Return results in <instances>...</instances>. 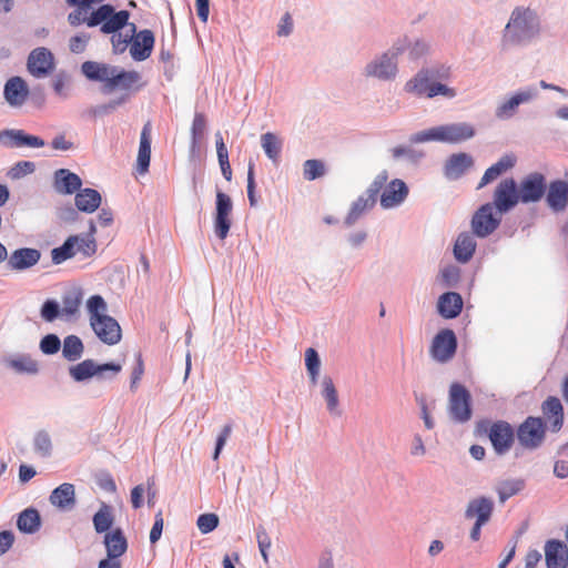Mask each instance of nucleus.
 <instances>
[{
  "instance_id": "obj_48",
  "label": "nucleus",
  "mask_w": 568,
  "mask_h": 568,
  "mask_svg": "<svg viewBox=\"0 0 568 568\" xmlns=\"http://www.w3.org/2000/svg\"><path fill=\"white\" fill-rule=\"evenodd\" d=\"M305 365L311 378V383L315 385L317 383L321 362L317 352L310 347L305 352Z\"/></svg>"
},
{
  "instance_id": "obj_50",
  "label": "nucleus",
  "mask_w": 568,
  "mask_h": 568,
  "mask_svg": "<svg viewBox=\"0 0 568 568\" xmlns=\"http://www.w3.org/2000/svg\"><path fill=\"white\" fill-rule=\"evenodd\" d=\"M325 164L321 160H306L303 164V176L307 181H314L325 174Z\"/></svg>"
},
{
  "instance_id": "obj_36",
  "label": "nucleus",
  "mask_w": 568,
  "mask_h": 568,
  "mask_svg": "<svg viewBox=\"0 0 568 568\" xmlns=\"http://www.w3.org/2000/svg\"><path fill=\"white\" fill-rule=\"evenodd\" d=\"M473 165V158L467 153L454 154L445 166V173L450 179H457Z\"/></svg>"
},
{
  "instance_id": "obj_44",
  "label": "nucleus",
  "mask_w": 568,
  "mask_h": 568,
  "mask_svg": "<svg viewBox=\"0 0 568 568\" xmlns=\"http://www.w3.org/2000/svg\"><path fill=\"white\" fill-rule=\"evenodd\" d=\"M524 487L525 481L523 479H507L500 481L496 488L499 501L501 504L505 503L508 498L520 493Z\"/></svg>"
},
{
  "instance_id": "obj_37",
  "label": "nucleus",
  "mask_w": 568,
  "mask_h": 568,
  "mask_svg": "<svg viewBox=\"0 0 568 568\" xmlns=\"http://www.w3.org/2000/svg\"><path fill=\"white\" fill-rule=\"evenodd\" d=\"M74 201L79 211L92 213L100 206L101 195L97 190L88 187L79 190Z\"/></svg>"
},
{
  "instance_id": "obj_10",
  "label": "nucleus",
  "mask_w": 568,
  "mask_h": 568,
  "mask_svg": "<svg viewBox=\"0 0 568 568\" xmlns=\"http://www.w3.org/2000/svg\"><path fill=\"white\" fill-rule=\"evenodd\" d=\"M54 69L55 59L49 49L39 47L29 53L27 60V70L32 77L37 79L47 78L52 74Z\"/></svg>"
},
{
  "instance_id": "obj_15",
  "label": "nucleus",
  "mask_w": 568,
  "mask_h": 568,
  "mask_svg": "<svg viewBox=\"0 0 568 568\" xmlns=\"http://www.w3.org/2000/svg\"><path fill=\"white\" fill-rule=\"evenodd\" d=\"M232 201L221 191L216 193V213L214 217V231L220 240H224L230 231L232 220Z\"/></svg>"
},
{
  "instance_id": "obj_59",
  "label": "nucleus",
  "mask_w": 568,
  "mask_h": 568,
  "mask_svg": "<svg viewBox=\"0 0 568 568\" xmlns=\"http://www.w3.org/2000/svg\"><path fill=\"white\" fill-rule=\"evenodd\" d=\"M163 524H164V520H163L162 511L160 510L154 517V524L150 531L151 544H155L161 538L162 530H163Z\"/></svg>"
},
{
  "instance_id": "obj_45",
  "label": "nucleus",
  "mask_w": 568,
  "mask_h": 568,
  "mask_svg": "<svg viewBox=\"0 0 568 568\" xmlns=\"http://www.w3.org/2000/svg\"><path fill=\"white\" fill-rule=\"evenodd\" d=\"M84 346L80 337L69 335L63 341L62 354L68 361L74 362L82 356Z\"/></svg>"
},
{
  "instance_id": "obj_16",
  "label": "nucleus",
  "mask_w": 568,
  "mask_h": 568,
  "mask_svg": "<svg viewBox=\"0 0 568 568\" xmlns=\"http://www.w3.org/2000/svg\"><path fill=\"white\" fill-rule=\"evenodd\" d=\"M122 366L115 363L97 364L93 359H84L83 362L70 367V376L77 381L82 382L95 375H100L105 371H111L114 375L120 373Z\"/></svg>"
},
{
  "instance_id": "obj_53",
  "label": "nucleus",
  "mask_w": 568,
  "mask_h": 568,
  "mask_svg": "<svg viewBox=\"0 0 568 568\" xmlns=\"http://www.w3.org/2000/svg\"><path fill=\"white\" fill-rule=\"evenodd\" d=\"M61 347L60 338L55 334L45 335L40 342V349L43 354L53 355Z\"/></svg>"
},
{
  "instance_id": "obj_20",
  "label": "nucleus",
  "mask_w": 568,
  "mask_h": 568,
  "mask_svg": "<svg viewBox=\"0 0 568 568\" xmlns=\"http://www.w3.org/2000/svg\"><path fill=\"white\" fill-rule=\"evenodd\" d=\"M41 253L37 248L22 247L13 251L8 258V267L11 271H23L38 264Z\"/></svg>"
},
{
  "instance_id": "obj_26",
  "label": "nucleus",
  "mask_w": 568,
  "mask_h": 568,
  "mask_svg": "<svg viewBox=\"0 0 568 568\" xmlns=\"http://www.w3.org/2000/svg\"><path fill=\"white\" fill-rule=\"evenodd\" d=\"M141 74L138 71H118L115 68L108 88V92L115 89L122 90H139L143 84L141 83Z\"/></svg>"
},
{
  "instance_id": "obj_7",
  "label": "nucleus",
  "mask_w": 568,
  "mask_h": 568,
  "mask_svg": "<svg viewBox=\"0 0 568 568\" xmlns=\"http://www.w3.org/2000/svg\"><path fill=\"white\" fill-rule=\"evenodd\" d=\"M470 402V394L464 385L459 383L450 385L448 412L452 419L457 423L468 422L471 417Z\"/></svg>"
},
{
  "instance_id": "obj_41",
  "label": "nucleus",
  "mask_w": 568,
  "mask_h": 568,
  "mask_svg": "<svg viewBox=\"0 0 568 568\" xmlns=\"http://www.w3.org/2000/svg\"><path fill=\"white\" fill-rule=\"evenodd\" d=\"M78 236L71 235L65 242L59 246L54 247L51 251V258L54 264H61L64 261L73 257L77 254L75 245H77Z\"/></svg>"
},
{
  "instance_id": "obj_8",
  "label": "nucleus",
  "mask_w": 568,
  "mask_h": 568,
  "mask_svg": "<svg viewBox=\"0 0 568 568\" xmlns=\"http://www.w3.org/2000/svg\"><path fill=\"white\" fill-rule=\"evenodd\" d=\"M457 351V337L453 329H440L433 338L429 355L440 364L452 361Z\"/></svg>"
},
{
  "instance_id": "obj_12",
  "label": "nucleus",
  "mask_w": 568,
  "mask_h": 568,
  "mask_svg": "<svg viewBox=\"0 0 568 568\" xmlns=\"http://www.w3.org/2000/svg\"><path fill=\"white\" fill-rule=\"evenodd\" d=\"M131 29V45L130 54L134 61H144L152 54L155 38L151 30L143 29L136 32L134 23H130Z\"/></svg>"
},
{
  "instance_id": "obj_24",
  "label": "nucleus",
  "mask_w": 568,
  "mask_h": 568,
  "mask_svg": "<svg viewBox=\"0 0 568 568\" xmlns=\"http://www.w3.org/2000/svg\"><path fill=\"white\" fill-rule=\"evenodd\" d=\"M546 202L552 211H564L568 205V182L562 180L550 182Z\"/></svg>"
},
{
  "instance_id": "obj_23",
  "label": "nucleus",
  "mask_w": 568,
  "mask_h": 568,
  "mask_svg": "<svg viewBox=\"0 0 568 568\" xmlns=\"http://www.w3.org/2000/svg\"><path fill=\"white\" fill-rule=\"evenodd\" d=\"M3 94L10 105H22L29 95L27 82L21 77L10 78L4 84Z\"/></svg>"
},
{
  "instance_id": "obj_63",
  "label": "nucleus",
  "mask_w": 568,
  "mask_h": 568,
  "mask_svg": "<svg viewBox=\"0 0 568 568\" xmlns=\"http://www.w3.org/2000/svg\"><path fill=\"white\" fill-rule=\"evenodd\" d=\"M51 145L54 150H61V151H68L73 148V143L71 141H68L63 134L57 135L52 140Z\"/></svg>"
},
{
  "instance_id": "obj_58",
  "label": "nucleus",
  "mask_w": 568,
  "mask_h": 568,
  "mask_svg": "<svg viewBox=\"0 0 568 568\" xmlns=\"http://www.w3.org/2000/svg\"><path fill=\"white\" fill-rule=\"evenodd\" d=\"M36 165L33 162L30 161H21L18 162L14 168L11 170V175L14 179H19L23 175L30 174L34 171Z\"/></svg>"
},
{
  "instance_id": "obj_43",
  "label": "nucleus",
  "mask_w": 568,
  "mask_h": 568,
  "mask_svg": "<svg viewBox=\"0 0 568 568\" xmlns=\"http://www.w3.org/2000/svg\"><path fill=\"white\" fill-rule=\"evenodd\" d=\"M113 515L111 507L103 504L101 508L93 516V526L97 532H109L113 525Z\"/></svg>"
},
{
  "instance_id": "obj_13",
  "label": "nucleus",
  "mask_w": 568,
  "mask_h": 568,
  "mask_svg": "<svg viewBox=\"0 0 568 568\" xmlns=\"http://www.w3.org/2000/svg\"><path fill=\"white\" fill-rule=\"evenodd\" d=\"M546 192V179L541 173L534 172L521 180L518 193L521 203L538 202Z\"/></svg>"
},
{
  "instance_id": "obj_29",
  "label": "nucleus",
  "mask_w": 568,
  "mask_h": 568,
  "mask_svg": "<svg viewBox=\"0 0 568 568\" xmlns=\"http://www.w3.org/2000/svg\"><path fill=\"white\" fill-rule=\"evenodd\" d=\"M114 69L115 67L94 61H85L81 65L82 73L89 80L103 82L105 91H108Z\"/></svg>"
},
{
  "instance_id": "obj_46",
  "label": "nucleus",
  "mask_w": 568,
  "mask_h": 568,
  "mask_svg": "<svg viewBox=\"0 0 568 568\" xmlns=\"http://www.w3.org/2000/svg\"><path fill=\"white\" fill-rule=\"evenodd\" d=\"M261 141L262 148L267 158L273 162H277L282 150V144L277 136L271 132H267L262 135Z\"/></svg>"
},
{
  "instance_id": "obj_5",
  "label": "nucleus",
  "mask_w": 568,
  "mask_h": 568,
  "mask_svg": "<svg viewBox=\"0 0 568 568\" xmlns=\"http://www.w3.org/2000/svg\"><path fill=\"white\" fill-rule=\"evenodd\" d=\"M474 135V126L469 123L462 122L439 125L426 131L418 132L412 136V141L416 143L439 141L449 144H458L471 139Z\"/></svg>"
},
{
  "instance_id": "obj_31",
  "label": "nucleus",
  "mask_w": 568,
  "mask_h": 568,
  "mask_svg": "<svg viewBox=\"0 0 568 568\" xmlns=\"http://www.w3.org/2000/svg\"><path fill=\"white\" fill-rule=\"evenodd\" d=\"M463 310V298L456 292H447L439 296L437 311L444 318H455Z\"/></svg>"
},
{
  "instance_id": "obj_6",
  "label": "nucleus",
  "mask_w": 568,
  "mask_h": 568,
  "mask_svg": "<svg viewBox=\"0 0 568 568\" xmlns=\"http://www.w3.org/2000/svg\"><path fill=\"white\" fill-rule=\"evenodd\" d=\"M477 433L489 438L497 455L507 454L515 443V429L505 420H480L477 423Z\"/></svg>"
},
{
  "instance_id": "obj_9",
  "label": "nucleus",
  "mask_w": 568,
  "mask_h": 568,
  "mask_svg": "<svg viewBox=\"0 0 568 568\" xmlns=\"http://www.w3.org/2000/svg\"><path fill=\"white\" fill-rule=\"evenodd\" d=\"M387 182V174L381 173L378 174L375 180L372 182V184L366 190V194L363 196H359L352 205L351 211L346 217L347 224H353L363 212L374 206V204L377 201L378 194L386 185Z\"/></svg>"
},
{
  "instance_id": "obj_49",
  "label": "nucleus",
  "mask_w": 568,
  "mask_h": 568,
  "mask_svg": "<svg viewBox=\"0 0 568 568\" xmlns=\"http://www.w3.org/2000/svg\"><path fill=\"white\" fill-rule=\"evenodd\" d=\"M95 231L94 225H91V233ZM78 241L75 245L77 253H81L83 256H92L97 251V243L92 234L90 235H77Z\"/></svg>"
},
{
  "instance_id": "obj_11",
  "label": "nucleus",
  "mask_w": 568,
  "mask_h": 568,
  "mask_svg": "<svg viewBox=\"0 0 568 568\" xmlns=\"http://www.w3.org/2000/svg\"><path fill=\"white\" fill-rule=\"evenodd\" d=\"M546 427L541 418L528 417L517 429V438L520 445L527 449L539 447L545 438Z\"/></svg>"
},
{
  "instance_id": "obj_52",
  "label": "nucleus",
  "mask_w": 568,
  "mask_h": 568,
  "mask_svg": "<svg viewBox=\"0 0 568 568\" xmlns=\"http://www.w3.org/2000/svg\"><path fill=\"white\" fill-rule=\"evenodd\" d=\"M196 525L202 534H209L217 527L219 517L213 513L202 514L199 516Z\"/></svg>"
},
{
  "instance_id": "obj_14",
  "label": "nucleus",
  "mask_w": 568,
  "mask_h": 568,
  "mask_svg": "<svg viewBox=\"0 0 568 568\" xmlns=\"http://www.w3.org/2000/svg\"><path fill=\"white\" fill-rule=\"evenodd\" d=\"M519 202L520 199L515 180H503L494 193V207H496L499 213H504L513 209Z\"/></svg>"
},
{
  "instance_id": "obj_56",
  "label": "nucleus",
  "mask_w": 568,
  "mask_h": 568,
  "mask_svg": "<svg viewBox=\"0 0 568 568\" xmlns=\"http://www.w3.org/2000/svg\"><path fill=\"white\" fill-rule=\"evenodd\" d=\"M89 40L90 36L85 33L72 37L69 41L71 52L77 54L84 52Z\"/></svg>"
},
{
  "instance_id": "obj_22",
  "label": "nucleus",
  "mask_w": 568,
  "mask_h": 568,
  "mask_svg": "<svg viewBox=\"0 0 568 568\" xmlns=\"http://www.w3.org/2000/svg\"><path fill=\"white\" fill-rule=\"evenodd\" d=\"M545 558L547 568H567L568 549L560 540H548L545 545Z\"/></svg>"
},
{
  "instance_id": "obj_54",
  "label": "nucleus",
  "mask_w": 568,
  "mask_h": 568,
  "mask_svg": "<svg viewBox=\"0 0 568 568\" xmlns=\"http://www.w3.org/2000/svg\"><path fill=\"white\" fill-rule=\"evenodd\" d=\"M256 539H257L258 548H260L261 555L263 557V560H264V562H267L268 561L267 550L271 547V538L263 527H258L257 532H256Z\"/></svg>"
},
{
  "instance_id": "obj_1",
  "label": "nucleus",
  "mask_w": 568,
  "mask_h": 568,
  "mask_svg": "<svg viewBox=\"0 0 568 568\" xmlns=\"http://www.w3.org/2000/svg\"><path fill=\"white\" fill-rule=\"evenodd\" d=\"M68 4L75 7L68 14V22L72 27L85 24L89 28L100 26L103 34H112L111 43L114 53H123L129 44L131 36H122L119 31L129 23L130 12L115 11L114 7L103 3L105 0H65Z\"/></svg>"
},
{
  "instance_id": "obj_17",
  "label": "nucleus",
  "mask_w": 568,
  "mask_h": 568,
  "mask_svg": "<svg viewBox=\"0 0 568 568\" xmlns=\"http://www.w3.org/2000/svg\"><path fill=\"white\" fill-rule=\"evenodd\" d=\"M494 209L493 204L486 203L473 216L471 226L477 236L485 237L498 227L500 219L495 216Z\"/></svg>"
},
{
  "instance_id": "obj_35",
  "label": "nucleus",
  "mask_w": 568,
  "mask_h": 568,
  "mask_svg": "<svg viewBox=\"0 0 568 568\" xmlns=\"http://www.w3.org/2000/svg\"><path fill=\"white\" fill-rule=\"evenodd\" d=\"M515 162L516 159L513 155H504L500 158L495 164L485 171L478 184V189L498 179L503 173L511 169L515 165Z\"/></svg>"
},
{
  "instance_id": "obj_57",
  "label": "nucleus",
  "mask_w": 568,
  "mask_h": 568,
  "mask_svg": "<svg viewBox=\"0 0 568 568\" xmlns=\"http://www.w3.org/2000/svg\"><path fill=\"white\" fill-rule=\"evenodd\" d=\"M144 374V362L141 354L136 355V365L134 366L131 374V389L135 390L138 388V384L141 381Z\"/></svg>"
},
{
  "instance_id": "obj_33",
  "label": "nucleus",
  "mask_w": 568,
  "mask_h": 568,
  "mask_svg": "<svg viewBox=\"0 0 568 568\" xmlns=\"http://www.w3.org/2000/svg\"><path fill=\"white\" fill-rule=\"evenodd\" d=\"M542 413L549 420L552 430L557 432L564 423V408L559 398L550 396L542 404Z\"/></svg>"
},
{
  "instance_id": "obj_28",
  "label": "nucleus",
  "mask_w": 568,
  "mask_h": 568,
  "mask_svg": "<svg viewBox=\"0 0 568 568\" xmlns=\"http://www.w3.org/2000/svg\"><path fill=\"white\" fill-rule=\"evenodd\" d=\"M381 195V204L385 209L398 205L408 194L406 184L398 179L393 180L387 186L384 185Z\"/></svg>"
},
{
  "instance_id": "obj_30",
  "label": "nucleus",
  "mask_w": 568,
  "mask_h": 568,
  "mask_svg": "<svg viewBox=\"0 0 568 568\" xmlns=\"http://www.w3.org/2000/svg\"><path fill=\"white\" fill-rule=\"evenodd\" d=\"M151 160V124L145 123L141 136L136 158V171L143 175L149 171Z\"/></svg>"
},
{
  "instance_id": "obj_34",
  "label": "nucleus",
  "mask_w": 568,
  "mask_h": 568,
  "mask_svg": "<svg viewBox=\"0 0 568 568\" xmlns=\"http://www.w3.org/2000/svg\"><path fill=\"white\" fill-rule=\"evenodd\" d=\"M534 94L535 93L531 90L515 93L511 98H509L497 108L496 116L499 119H508L513 116L518 105L530 101Z\"/></svg>"
},
{
  "instance_id": "obj_47",
  "label": "nucleus",
  "mask_w": 568,
  "mask_h": 568,
  "mask_svg": "<svg viewBox=\"0 0 568 568\" xmlns=\"http://www.w3.org/2000/svg\"><path fill=\"white\" fill-rule=\"evenodd\" d=\"M323 390L322 394L326 400L327 409L331 413H335L338 406V395L333 379L325 376L322 381Z\"/></svg>"
},
{
  "instance_id": "obj_32",
  "label": "nucleus",
  "mask_w": 568,
  "mask_h": 568,
  "mask_svg": "<svg viewBox=\"0 0 568 568\" xmlns=\"http://www.w3.org/2000/svg\"><path fill=\"white\" fill-rule=\"evenodd\" d=\"M106 556L121 558L128 550V540L121 528H115L104 535Z\"/></svg>"
},
{
  "instance_id": "obj_25",
  "label": "nucleus",
  "mask_w": 568,
  "mask_h": 568,
  "mask_svg": "<svg viewBox=\"0 0 568 568\" xmlns=\"http://www.w3.org/2000/svg\"><path fill=\"white\" fill-rule=\"evenodd\" d=\"M82 186L80 176L68 169H59L54 172L53 187L60 194H73Z\"/></svg>"
},
{
  "instance_id": "obj_60",
  "label": "nucleus",
  "mask_w": 568,
  "mask_h": 568,
  "mask_svg": "<svg viewBox=\"0 0 568 568\" xmlns=\"http://www.w3.org/2000/svg\"><path fill=\"white\" fill-rule=\"evenodd\" d=\"M231 433H232V425L231 424H227V425H225L222 428L220 435L216 438V446H215V452H214V455H213L214 459L219 458L220 453L223 449V447H224L227 438L230 437Z\"/></svg>"
},
{
  "instance_id": "obj_42",
  "label": "nucleus",
  "mask_w": 568,
  "mask_h": 568,
  "mask_svg": "<svg viewBox=\"0 0 568 568\" xmlns=\"http://www.w3.org/2000/svg\"><path fill=\"white\" fill-rule=\"evenodd\" d=\"M18 528L23 532L32 534L40 527V515L33 508L24 509L18 518Z\"/></svg>"
},
{
  "instance_id": "obj_39",
  "label": "nucleus",
  "mask_w": 568,
  "mask_h": 568,
  "mask_svg": "<svg viewBox=\"0 0 568 568\" xmlns=\"http://www.w3.org/2000/svg\"><path fill=\"white\" fill-rule=\"evenodd\" d=\"M475 250L476 242L470 234L462 233L458 235L454 246V254L457 261L468 262L473 257Z\"/></svg>"
},
{
  "instance_id": "obj_18",
  "label": "nucleus",
  "mask_w": 568,
  "mask_h": 568,
  "mask_svg": "<svg viewBox=\"0 0 568 568\" xmlns=\"http://www.w3.org/2000/svg\"><path fill=\"white\" fill-rule=\"evenodd\" d=\"M399 53V49L392 52L384 53L378 60L367 64L366 73L371 77H376L382 80H388L395 77L397 72V64L395 58Z\"/></svg>"
},
{
  "instance_id": "obj_64",
  "label": "nucleus",
  "mask_w": 568,
  "mask_h": 568,
  "mask_svg": "<svg viewBox=\"0 0 568 568\" xmlns=\"http://www.w3.org/2000/svg\"><path fill=\"white\" fill-rule=\"evenodd\" d=\"M98 568H122L121 559L118 557L106 556L100 560Z\"/></svg>"
},
{
  "instance_id": "obj_4",
  "label": "nucleus",
  "mask_w": 568,
  "mask_h": 568,
  "mask_svg": "<svg viewBox=\"0 0 568 568\" xmlns=\"http://www.w3.org/2000/svg\"><path fill=\"white\" fill-rule=\"evenodd\" d=\"M539 32V20L530 9L516 8L506 26L504 42L519 44L536 37Z\"/></svg>"
},
{
  "instance_id": "obj_19",
  "label": "nucleus",
  "mask_w": 568,
  "mask_h": 568,
  "mask_svg": "<svg viewBox=\"0 0 568 568\" xmlns=\"http://www.w3.org/2000/svg\"><path fill=\"white\" fill-rule=\"evenodd\" d=\"M83 302V291L79 287L69 290L62 295L61 320L65 322L77 321L80 317Z\"/></svg>"
},
{
  "instance_id": "obj_61",
  "label": "nucleus",
  "mask_w": 568,
  "mask_h": 568,
  "mask_svg": "<svg viewBox=\"0 0 568 568\" xmlns=\"http://www.w3.org/2000/svg\"><path fill=\"white\" fill-rule=\"evenodd\" d=\"M247 196H248L250 204L252 206H255L257 203V200L255 197V181H254V164L253 163L248 164V170H247Z\"/></svg>"
},
{
  "instance_id": "obj_38",
  "label": "nucleus",
  "mask_w": 568,
  "mask_h": 568,
  "mask_svg": "<svg viewBox=\"0 0 568 568\" xmlns=\"http://www.w3.org/2000/svg\"><path fill=\"white\" fill-rule=\"evenodd\" d=\"M206 130V116L203 113L196 112L194 114L191 125V142L190 153L196 156L200 151L201 141Z\"/></svg>"
},
{
  "instance_id": "obj_40",
  "label": "nucleus",
  "mask_w": 568,
  "mask_h": 568,
  "mask_svg": "<svg viewBox=\"0 0 568 568\" xmlns=\"http://www.w3.org/2000/svg\"><path fill=\"white\" fill-rule=\"evenodd\" d=\"M8 366L18 374L36 375L39 365L30 355H18L8 359Z\"/></svg>"
},
{
  "instance_id": "obj_51",
  "label": "nucleus",
  "mask_w": 568,
  "mask_h": 568,
  "mask_svg": "<svg viewBox=\"0 0 568 568\" xmlns=\"http://www.w3.org/2000/svg\"><path fill=\"white\" fill-rule=\"evenodd\" d=\"M40 314L41 317L49 323L55 321L58 317L61 318L59 303L54 300H47L41 307Z\"/></svg>"
},
{
  "instance_id": "obj_21",
  "label": "nucleus",
  "mask_w": 568,
  "mask_h": 568,
  "mask_svg": "<svg viewBox=\"0 0 568 568\" xmlns=\"http://www.w3.org/2000/svg\"><path fill=\"white\" fill-rule=\"evenodd\" d=\"M494 511V503L490 498L478 497L471 499L465 510L467 519H475L476 523L487 524Z\"/></svg>"
},
{
  "instance_id": "obj_2",
  "label": "nucleus",
  "mask_w": 568,
  "mask_h": 568,
  "mask_svg": "<svg viewBox=\"0 0 568 568\" xmlns=\"http://www.w3.org/2000/svg\"><path fill=\"white\" fill-rule=\"evenodd\" d=\"M85 307L90 326L101 342L115 345L121 341V327L115 318L108 315V304L101 295H92L87 300Z\"/></svg>"
},
{
  "instance_id": "obj_27",
  "label": "nucleus",
  "mask_w": 568,
  "mask_h": 568,
  "mask_svg": "<svg viewBox=\"0 0 568 568\" xmlns=\"http://www.w3.org/2000/svg\"><path fill=\"white\" fill-rule=\"evenodd\" d=\"M49 500L60 510H71L77 501L74 485L70 483L61 484L52 490Z\"/></svg>"
},
{
  "instance_id": "obj_3",
  "label": "nucleus",
  "mask_w": 568,
  "mask_h": 568,
  "mask_svg": "<svg viewBox=\"0 0 568 568\" xmlns=\"http://www.w3.org/2000/svg\"><path fill=\"white\" fill-rule=\"evenodd\" d=\"M448 78V68L423 69L405 84V90L406 92L413 93L417 97H426L430 99L437 95H443L452 99L456 97V90L436 81L437 79Z\"/></svg>"
},
{
  "instance_id": "obj_55",
  "label": "nucleus",
  "mask_w": 568,
  "mask_h": 568,
  "mask_svg": "<svg viewBox=\"0 0 568 568\" xmlns=\"http://www.w3.org/2000/svg\"><path fill=\"white\" fill-rule=\"evenodd\" d=\"M34 447L37 452L47 456L51 450V439L45 432H39L34 438Z\"/></svg>"
},
{
  "instance_id": "obj_62",
  "label": "nucleus",
  "mask_w": 568,
  "mask_h": 568,
  "mask_svg": "<svg viewBox=\"0 0 568 568\" xmlns=\"http://www.w3.org/2000/svg\"><path fill=\"white\" fill-rule=\"evenodd\" d=\"M195 9L199 19L205 23L210 13V0H195Z\"/></svg>"
}]
</instances>
